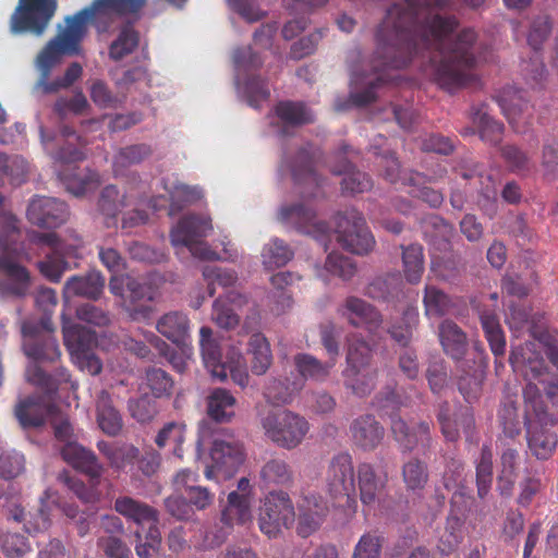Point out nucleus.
Wrapping results in <instances>:
<instances>
[{
	"label": "nucleus",
	"instance_id": "nucleus-1",
	"mask_svg": "<svg viewBox=\"0 0 558 558\" xmlns=\"http://www.w3.org/2000/svg\"><path fill=\"white\" fill-rule=\"evenodd\" d=\"M449 0H397L386 10L374 34L375 50L366 65L354 71L357 88L349 104L364 108L376 100L377 89L393 80L391 70L405 68L415 56L432 65L435 82L445 90L468 86L474 81L477 34L459 26L453 15L442 14Z\"/></svg>",
	"mask_w": 558,
	"mask_h": 558
},
{
	"label": "nucleus",
	"instance_id": "nucleus-2",
	"mask_svg": "<svg viewBox=\"0 0 558 558\" xmlns=\"http://www.w3.org/2000/svg\"><path fill=\"white\" fill-rule=\"evenodd\" d=\"M279 219L299 233L312 236L325 251L329 248L332 238L343 250L356 255L367 254L375 244L365 218L353 207L337 213L332 227L317 220L314 209L302 203L282 207Z\"/></svg>",
	"mask_w": 558,
	"mask_h": 558
},
{
	"label": "nucleus",
	"instance_id": "nucleus-3",
	"mask_svg": "<svg viewBox=\"0 0 558 558\" xmlns=\"http://www.w3.org/2000/svg\"><path fill=\"white\" fill-rule=\"evenodd\" d=\"M87 11H78L65 19V27L51 38L39 51L35 59V66L39 77L33 86V94L48 95L62 88L72 86L82 75L83 68L73 62L60 78L49 81L52 69L58 65L63 56H77L81 53V43L87 33Z\"/></svg>",
	"mask_w": 558,
	"mask_h": 558
},
{
	"label": "nucleus",
	"instance_id": "nucleus-4",
	"mask_svg": "<svg viewBox=\"0 0 558 558\" xmlns=\"http://www.w3.org/2000/svg\"><path fill=\"white\" fill-rule=\"evenodd\" d=\"M21 330L23 351L27 357L35 362L26 368L27 381L49 393L56 392L62 384L70 385L73 390L77 389L78 384L72 380L71 374L65 367L56 368L51 375L37 365L39 362L52 363L61 355L59 344L52 335L50 319L25 320Z\"/></svg>",
	"mask_w": 558,
	"mask_h": 558
},
{
	"label": "nucleus",
	"instance_id": "nucleus-5",
	"mask_svg": "<svg viewBox=\"0 0 558 558\" xmlns=\"http://www.w3.org/2000/svg\"><path fill=\"white\" fill-rule=\"evenodd\" d=\"M21 222L10 211H0V296L23 299L29 293V270L14 260L22 255Z\"/></svg>",
	"mask_w": 558,
	"mask_h": 558
},
{
	"label": "nucleus",
	"instance_id": "nucleus-6",
	"mask_svg": "<svg viewBox=\"0 0 558 558\" xmlns=\"http://www.w3.org/2000/svg\"><path fill=\"white\" fill-rule=\"evenodd\" d=\"M409 398L390 384L384 386L374 397L373 405L381 416L390 420L393 439L403 452H412L416 447L426 457L434 447L432 423L421 421L410 427L399 415V410L408 404Z\"/></svg>",
	"mask_w": 558,
	"mask_h": 558
},
{
	"label": "nucleus",
	"instance_id": "nucleus-7",
	"mask_svg": "<svg viewBox=\"0 0 558 558\" xmlns=\"http://www.w3.org/2000/svg\"><path fill=\"white\" fill-rule=\"evenodd\" d=\"M59 141L62 142V145L52 153V158L64 166L58 171V177L66 191L75 196H82L96 189L101 182L97 171L80 170L77 167H72V163L85 159L84 147L87 142L68 125L61 128Z\"/></svg>",
	"mask_w": 558,
	"mask_h": 558
},
{
	"label": "nucleus",
	"instance_id": "nucleus-8",
	"mask_svg": "<svg viewBox=\"0 0 558 558\" xmlns=\"http://www.w3.org/2000/svg\"><path fill=\"white\" fill-rule=\"evenodd\" d=\"M529 330H531L533 340H526L524 344L513 345L509 363L514 372L520 373L529 381L524 392L530 386L534 387L531 392L532 397L534 391L539 395L532 380H538L548 372L542 353L545 352L553 365L558 368V339L548 331L532 330L530 327Z\"/></svg>",
	"mask_w": 558,
	"mask_h": 558
},
{
	"label": "nucleus",
	"instance_id": "nucleus-9",
	"mask_svg": "<svg viewBox=\"0 0 558 558\" xmlns=\"http://www.w3.org/2000/svg\"><path fill=\"white\" fill-rule=\"evenodd\" d=\"M534 387L525 391L524 427L527 447L537 460H548L558 445V436L551 428L558 425V413L550 412L539 395L531 397Z\"/></svg>",
	"mask_w": 558,
	"mask_h": 558
},
{
	"label": "nucleus",
	"instance_id": "nucleus-10",
	"mask_svg": "<svg viewBox=\"0 0 558 558\" xmlns=\"http://www.w3.org/2000/svg\"><path fill=\"white\" fill-rule=\"evenodd\" d=\"M27 240L31 244L46 245L51 248V253L36 264L39 272L51 282L61 280L64 271L69 268L65 257H77V252L83 246V241L76 233H73L68 241L54 232L29 231Z\"/></svg>",
	"mask_w": 558,
	"mask_h": 558
},
{
	"label": "nucleus",
	"instance_id": "nucleus-11",
	"mask_svg": "<svg viewBox=\"0 0 558 558\" xmlns=\"http://www.w3.org/2000/svg\"><path fill=\"white\" fill-rule=\"evenodd\" d=\"M437 336L444 353L452 360L456 367L475 364L476 361L488 359L484 344L472 340L468 333L452 319H444L437 327Z\"/></svg>",
	"mask_w": 558,
	"mask_h": 558
},
{
	"label": "nucleus",
	"instance_id": "nucleus-12",
	"mask_svg": "<svg viewBox=\"0 0 558 558\" xmlns=\"http://www.w3.org/2000/svg\"><path fill=\"white\" fill-rule=\"evenodd\" d=\"M213 230L211 220L199 215L182 217L170 232L171 244L174 247H187L194 257L201 259H216L218 255L211 251L203 240Z\"/></svg>",
	"mask_w": 558,
	"mask_h": 558
},
{
	"label": "nucleus",
	"instance_id": "nucleus-13",
	"mask_svg": "<svg viewBox=\"0 0 558 558\" xmlns=\"http://www.w3.org/2000/svg\"><path fill=\"white\" fill-rule=\"evenodd\" d=\"M58 10V0H19L10 17L12 34L41 36Z\"/></svg>",
	"mask_w": 558,
	"mask_h": 558
},
{
	"label": "nucleus",
	"instance_id": "nucleus-14",
	"mask_svg": "<svg viewBox=\"0 0 558 558\" xmlns=\"http://www.w3.org/2000/svg\"><path fill=\"white\" fill-rule=\"evenodd\" d=\"M265 435L284 449L298 447L308 430L306 420L287 410L270 411L262 420Z\"/></svg>",
	"mask_w": 558,
	"mask_h": 558
},
{
	"label": "nucleus",
	"instance_id": "nucleus-15",
	"mask_svg": "<svg viewBox=\"0 0 558 558\" xmlns=\"http://www.w3.org/2000/svg\"><path fill=\"white\" fill-rule=\"evenodd\" d=\"M295 520L293 504L284 492H270L259 508L258 526L269 538H277L282 529H289Z\"/></svg>",
	"mask_w": 558,
	"mask_h": 558
},
{
	"label": "nucleus",
	"instance_id": "nucleus-16",
	"mask_svg": "<svg viewBox=\"0 0 558 558\" xmlns=\"http://www.w3.org/2000/svg\"><path fill=\"white\" fill-rule=\"evenodd\" d=\"M435 414L440 432L447 441L457 442L460 439L461 429L468 442H477L475 420L470 405L459 404L452 409L450 403L444 400L436 405Z\"/></svg>",
	"mask_w": 558,
	"mask_h": 558
},
{
	"label": "nucleus",
	"instance_id": "nucleus-17",
	"mask_svg": "<svg viewBox=\"0 0 558 558\" xmlns=\"http://www.w3.org/2000/svg\"><path fill=\"white\" fill-rule=\"evenodd\" d=\"M319 156V150L310 143L300 147L294 157H290L287 151H283L282 160L290 169L295 182L306 183L313 187L311 192H301L304 198H316L320 195L322 182L314 169V162Z\"/></svg>",
	"mask_w": 558,
	"mask_h": 558
},
{
	"label": "nucleus",
	"instance_id": "nucleus-18",
	"mask_svg": "<svg viewBox=\"0 0 558 558\" xmlns=\"http://www.w3.org/2000/svg\"><path fill=\"white\" fill-rule=\"evenodd\" d=\"M299 279L300 277L294 272L279 271L269 279L272 289L267 293L263 288L254 289L250 293L251 299L248 300L246 296V305L252 302L254 307H259L258 299L263 303L266 298L270 311L276 315H281L292 307L293 299L289 288Z\"/></svg>",
	"mask_w": 558,
	"mask_h": 558
},
{
	"label": "nucleus",
	"instance_id": "nucleus-19",
	"mask_svg": "<svg viewBox=\"0 0 558 558\" xmlns=\"http://www.w3.org/2000/svg\"><path fill=\"white\" fill-rule=\"evenodd\" d=\"M199 347L204 365L214 378L225 380L230 374L234 383L241 387L244 386V374L240 369L239 362H221V350L213 337L210 327L203 326L199 329Z\"/></svg>",
	"mask_w": 558,
	"mask_h": 558
},
{
	"label": "nucleus",
	"instance_id": "nucleus-20",
	"mask_svg": "<svg viewBox=\"0 0 558 558\" xmlns=\"http://www.w3.org/2000/svg\"><path fill=\"white\" fill-rule=\"evenodd\" d=\"M326 485L329 495L337 499H353L356 495L355 476L352 458L349 453H339L330 462L326 473Z\"/></svg>",
	"mask_w": 558,
	"mask_h": 558
},
{
	"label": "nucleus",
	"instance_id": "nucleus-21",
	"mask_svg": "<svg viewBox=\"0 0 558 558\" xmlns=\"http://www.w3.org/2000/svg\"><path fill=\"white\" fill-rule=\"evenodd\" d=\"M68 205L54 197L34 196L26 210L28 221L40 228H58L69 219Z\"/></svg>",
	"mask_w": 558,
	"mask_h": 558
},
{
	"label": "nucleus",
	"instance_id": "nucleus-22",
	"mask_svg": "<svg viewBox=\"0 0 558 558\" xmlns=\"http://www.w3.org/2000/svg\"><path fill=\"white\" fill-rule=\"evenodd\" d=\"M369 151L378 159V167L383 170L385 180L390 183L403 181L412 186H420L424 177L418 172L403 173L400 169V162L396 153L387 146V140L383 135L376 136L371 146Z\"/></svg>",
	"mask_w": 558,
	"mask_h": 558
},
{
	"label": "nucleus",
	"instance_id": "nucleus-23",
	"mask_svg": "<svg viewBox=\"0 0 558 558\" xmlns=\"http://www.w3.org/2000/svg\"><path fill=\"white\" fill-rule=\"evenodd\" d=\"M238 489L240 492H231L228 495L227 504L221 511L220 521L223 524L217 533L209 532L205 536V541L209 547L220 546L230 530L233 529L235 524H242L244 522V477L239 478L238 481Z\"/></svg>",
	"mask_w": 558,
	"mask_h": 558
},
{
	"label": "nucleus",
	"instance_id": "nucleus-24",
	"mask_svg": "<svg viewBox=\"0 0 558 558\" xmlns=\"http://www.w3.org/2000/svg\"><path fill=\"white\" fill-rule=\"evenodd\" d=\"M210 458L214 465L207 468L205 472V476L208 480L213 478V469L221 472L227 478L232 477L244 461L241 446L233 441L222 439H215L213 441Z\"/></svg>",
	"mask_w": 558,
	"mask_h": 558
},
{
	"label": "nucleus",
	"instance_id": "nucleus-25",
	"mask_svg": "<svg viewBox=\"0 0 558 558\" xmlns=\"http://www.w3.org/2000/svg\"><path fill=\"white\" fill-rule=\"evenodd\" d=\"M473 308L478 316L485 339L487 340L490 351L495 356L496 366H501L502 363L500 359L505 356L507 343L506 335L501 327L499 317L495 310L486 304L478 303L474 305Z\"/></svg>",
	"mask_w": 558,
	"mask_h": 558
},
{
	"label": "nucleus",
	"instance_id": "nucleus-26",
	"mask_svg": "<svg viewBox=\"0 0 558 558\" xmlns=\"http://www.w3.org/2000/svg\"><path fill=\"white\" fill-rule=\"evenodd\" d=\"M154 289L136 278H128L124 308L133 320L148 319L153 313Z\"/></svg>",
	"mask_w": 558,
	"mask_h": 558
},
{
	"label": "nucleus",
	"instance_id": "nucleus-27",
	"mask_svg": "<svg viewBox=\"0 0 558 558\" xmlns=\"http://www.w3.org/2000/svg\"><path fill=\"white\" fill-rule=\"evenodd\" d=\"M60 453L68 464L87 475L94 485L98 484L104 468L92 450L84 448L77 441H70L60 446Z\"/></svg>",
	"mask_w": 558,
	"mask_h": 558
},
{
	"label": "nucleus",
	"instance_id": "nucleus-28",
	"mask_svg": "<svg viewBox=\"0 0 558 558\" xmlns=\"http://www.w3.org/2000/svg\"><path fill=\"white\" fill-rule=\"evenodd\" d=\"M275 113L283 136H291L293 130L315 121L314 112L303 101L281 100L275 106Z\"/></svg>",
	"mask_w": 558,
	"mask_h": 558
},
{
	"label": "nucleus",
	"instance_id": "nucleus-29",
	"mask_svg": "<svg viewBox=\"0 0 558 558\" xmlns=\"http://www.w3.org/2000/svg\"><path fill=\"white\" fill-rule=\"evenodd\" d=\"M299 510L296 532L302 537H308L316 532L329 512L326 500L317 495L305 496Z\"/></svg>",
	"mask_w": 558,
	"mask_h": 558
},
{
	"label": "nucleus",
	"instance_id": "nucleus-30",
	"mask_svg": "<svg viewBox=\"0 0 558 558\" xmlns=\"http://www.w3.org/2000/svg\"><path fill=\"white\" fill-rule=\"evenodd\" d=\"M56 412L54 404L36 396L20 400L14 409L15 417L24 428L44 425L46 418L53 416Z\"/></svg>",
	"mask_w": 558,
	"mask_h": 558
},
{
	"label": "nucleus",
	"instance_id": "nucleus-31",
	"mask_svg": "<svg viewBox=\"0 0 558 558\" xmlns=\"http://www.w3.org/2000/svg\"><path fill=\"white\" fill-rule=\"evenodd\" d=\"M350 433L354 445L364 450H375L385 436V428L371 414H364L352 421Z\"/></svg>",
	"mask_w": 558,
	"mask_h": 558
},
{
	"label": "nucleus",
	"instance_id": "nucleus-32",
	"mask_svg": "<svg viewBox=\"0 0 558 558\" xmlns=\"http://www.w3.org/2000/svg\"><path fill=\"white\" fill-rule=\"evenodd\" d=\"M342 315L353 327H364L369 331L376 330L383 323L380 312L357 296H348L345 299Z\"/></svg>",
	"mask_w": 558,
	"mask_h": 558
},
{
	"label": "nucleus",
	"instance_id": "nucleus-33",
	"mask_svg": "<svg viewBox=\"0 0 558 558\" xmlns=\"http://www.w3.org/2000/svg\"><path fill=\"white\" fill-rule=\"evenodd\" d=\"M403 280L399 272H390L374 278L365 288L364 294L378 302L396 303L403 298Z\"/></svg>",
	"mask_w": 558,
	"mask_h": 558
},
{
	"label": "nucleus",
	"instance_id": "nucleus-34",
	"mask_svg": "<svg viewBox=\"0 0 558 558\" xmlns=\"http://www.w3.org/2000/svg\"><path fill=\"white\" fill-rule=\"evenodd\" d=\"M487 363L488 359H483L475 364L456 367L459 373L458 389L468 403H472L481 393Z\"/></svg>",
	"mask_w": 558,
	"mask_h": 558
},
{
	"label": "nucleus",
	"instance_id": "nucleus-35",
	"mask_svg": "<svg viewBox=\"0 0 558 558\" xmlns=\"http://www.w3.org/2000/svg\"><path fill=\"white\" fill-rule=\"evenodd\" d=\"M62 332L64 344L73 357L93 351L97 344L95 331L78 324H74L64 316L62 318Z\"/></svg>",
	"mask_w": 558,
	"mask_h": 558
},
{
	"label": "nucleus",
	"instance_id": "nucleus-36",
	"mask_svg": "<svg viewBox=\"0 0 558 558\" xmlns=\"http://www.w3.org/2000/svg\"><path fill=\"white\" fill-rule=\"evenodd\" d=\"M96 420L99 428L108 436H117L123 427L122 415L107 390H101L97 396Z\"/></svg>",
	"mask_w": 558,
	"mask_h": 558
},
{
	"label": "nucleus",
	"instance_id": "nucleus-37",
	"mask_svg": "<svg viewBox=\"0 0 558 558\" xmlns=\"http://www.w3.org/2000/svg\"><path fill=\"white\" fill-rule=\"evenodd\" d=\"M387 482V476L379 475L369 463H361L357 466V485L360 499L364 505L374 504L381 495Z\"/></svg>",
	"mask_w": 558,
	"mask_h": 558
},
{
	"label": "nucleus",
	"instance_id": "nucleus-38",
	"mask_svg": "<svg viewBox=\"0 0 558 558\" xmlns=\"http://www.w3.org/2000/svg\"><path fill=\"white\" fill-rule=\"evenodd\" d=\"M466 269V263L458 252L446 255H433L430 258V271L441 281L454 283L459 281Z\"/></svg>",
	"mask_w": 558,
	"mask_h": 558
},
{
	"label": "nucleus",
	"instance_id": "nucleus-39",
	"mask_svg": "<svg viewBox=\"0 0 558 558\" xmlns=\"http://www.w3.org/2000/svg\"><path fill=\"white\" fill-rule=\"evenodd\" d=\"M105 279L99 272H88L84 276H72L64 284L63 293L66 296H82L97 300L102 293Z\"/></svg>",
	"mask_w": 558,
	"mask_h": 558
},
{
	"label": "nucleus",
	"instance_id": "nucleus-40",
	"mask_svg": "<svg viewBox=\"0 0 558 558\" xmlns=\"http://www.w3.org/2000/svg\"><path fill=\"white\" fill-rule=\"evenodd\" d=\"M114 510L137 525L149 521L159 522V512L154 507L129 496L118 497Z\"/></svg>",
	"mask_w": 558,
	"mask_h": 558
},
{
	"label": "nucleus",
	"instance_id": "nucleus-41",
	"mask_svg": "<svg viewBox=\"0 0 558 558\" xmlns=\"http://www.w3.org/2000/svg\"><path fill=\"white\" fill-rule=\"evenodd\" d=\"M156 329L171 342L184 343L190 332V319L183 312H169L157 320Z\"/></svg>",
	"mask_w": 558,
	"mask_h": 558
},
{
	"label": "nucleus",
	"instance_id": "nucleus-42",
	"mask_svg": "<svg viewBox=\"0 0 558 558\" xmlns=\"http://www.w3.org/2000/svg\"><path fill=\"white\" fill-rule=\"evenodd\" d=\"M335 364V359L322 362L308 353H298L294 356V365L300 377H294V379H302L303 383L307 379L325 381Z\"/></svg>",
	"mask_w": 558,
	"mask_h": 558
},
{
	"label": "nucleus",
	"instance_id": "nucleus-43",
	"mask_svg": "<svg viewBox=\"0 0 558 558\" xmlns=\"http://www.w3.org/2000/svg\"><path fill=\"white\" fill-rule=\"evenodd\" d=\"M147 3V0H94L87 11L88 22L96 13L117 14L120 16L137 14Z\"/></svg>",
	"mask_w": 558,
	"mask_h": 558
},
{
	"label": "nucleus",
	"instance_id": "nucleus-44",
	"mask_svg": "<svg viewBox=\"0 0 558 558\" xmlns=\"http://www.w3.org/2000/svg\"><path fill=\"white\" fill-rule=\"evenodd\" d=\"M97 449L110 466L119 471L133 465L140 456V450L132 445H116L105 440L97 442Z\"/></svg>",
	"mask_w": 558,
	"mask_h": 558
},
{
	"label": "nucleus",
	"instance_id": "nucleus-45",
	"mask_svg": "<svg viewBox=\"0 0 558 558\" xmlns=\"http://www.w3.org/2000/svg\"><path fill=\"white\" fill-rule=\"evenodd\" d=\"M472 121L477 126L482 141L493 146L501 143L505 126L489 116L487 105L472 108Z\"/></svg>",
	"mask_w": 558,
	"mask_h": 558
},
{
	"label": "nucleus",
	"instance_id": "nucleus-46",
	"mask_svg": "<svg viewBox=\"0 0 558 558\" xmlns=\"http://www.w3.org/2000/svg\"><path fill=\"white\" fill-rule=\"evenodd\" d=\"M150 145L141 143L122 147L113 157L112 169L114 177L124 174V171L132 167L140 165L153 155Z\"/></svg>",
	"mask_w": 558,
	"mask_h": 558
},
{
	"label": "nucleus",
	"instance_id": "nucleus-47",
	"mask_svg": "<svg viewBox=\"0 0 558 558\" xmlns=\"http://www.w3.org/2000/svg\"><path fill=\"white\" fill-rule=\"evenodd\" d=\"M246 353L252 355L250 368L257 376L264 375L272 363L270 345L265 336L254 332L248 340Z\"/></svg>",
	"mask_w": 558,
	"mask_h": 558
},
{
	"label": "nucleus",
	"instance_id": "nucleus-48",
	"mask_svg": "<svg viewBox=\"0 0 558 558\" xmlns=\"http://www.w3.org/2000/svg\"><path fill=\"white\" fill-rule=\"evenodd\" d=\"M303 388L302 379L274 378L266 386L264 396L268 403L280 407L290 403L296 392Z\"/></svg>",
	"mask_w": 558,
	"mask_h": 558
},
{
	"label": "nucleus",
	"instance_id": "nucleus-49",
	"mask_svg": "<svg viewBox=\"0 0 558 558\" xmlns=\"http://www.w3.org/2000/svg\"><path fill=\"white\" fill-rule=\"evenodd\" d=\"M235 398L223 388H216L207 398V414L217 422H229L234 415Z\"/></svg>",
	"mask_w": 558,
	"mask_h": 558
},
{
	"label": "nucleus",
	"instance_id": "nucleus-50",
	"mask_svg": "<svg viewBox=\"0 0 558 558\" xmlns=\"http://www.w3.org/2000/svg\"><path fill=\"white\" fill-rule=\"evenodd\" d=\"M418 322L420 318L417 310L409 306L403 311L401 319L388 328V333L401 348H410L409 345L413 339V333L418 326Z\"/></svg>",
	"mask_w": 558,
	"mask_h": 558
},
{
	"label": "nucleus",
	"instance_id": "nucleus-51",
	"mask_svg": "<svg viewBox=\"0 0 558 558\" xmlns=\"http://www.w3.org/2000/svg\"><path fill=\"white\" fill-rule=\"evenodd\" d=\"M401 248L404 277L409 283L417 284L425 269L423 246L413 243L408 246L401 245Z\"/></svg>",
	"mask_w": 558,
	"mask_h": 558
},
{
	"label": "nucleus",
	"instance_id": "nucleus-52",
	"mask_svg": "<svg viewBox=\"0 0 558 558\" xmlns=\"http://www.w3.org/2000/svg\"><path fill=\"white\" fill-rule=\"evenodd\" d=\"M525 95L523 90L508 89L496 98L497 105L510 123L520 114L527 112L530 107H535V104L530 105Z\"/></svg>",
	"mask_w": 558,
	"mask_h": 558
},
{
	"label": "nucleus",
	"instance_id": "nucleus-53",
	"mask_svg": "<svg viewBox=\"0 0 558 558\" xmlns=\"http://www.w3.org/2000/svg\"><path fill=\"white\" fill-rule=\"evenodd\" d=\"M342 377L347 389H350L354 396L364 398L375 388L376 369L352 371V368H344Z\"/></svg>",
	"mask_w": 558,
	"mask_h": 558
},
{
	"label": "nucleus",
	"instance_id": "nucleus-54",
	"mask_svg": "<svg viewBox=\"0 0 558 558\" xmlns=\"http://www.w3.org/2000/svg\"><path fill=\"white\" fill-rule=\"evenodd\" d=\"M259 478L265 485L289 486L293 483V471L284 460L274 458L262 466Z\"/></svg>",
	"mask_w": 558,
	"mask_h": 558
},
{
	"label": "nucleus",
	"instance_id": "nucleus-55",
	"mask_svg": "<svg viewBox=\"0 0 558 558\" xmlns=\"http://www.w3.org/2000/svg\"><path fill=\"white\" fill-rule=\"evenodd\" d=\"M7 517L9 520L19 523L24 522V527L27 533L41 532L47 530L50 525L49 515L43 508H39L35 514L29 513V519H26L27 514L24 508L21 505H12L8 507Z\"/></svg>",
	"mask_w": 558,
	"mask_h": 558
},
{
	"label": "nucleus",
	"instance_id": "nucleus-56",
	"mask_svg": "<svg viewBox=\"0 0 558 558\" xmlns=\"http://www.w3.org/2000/svg\"><path fill=\"white\" fill-rule=\"evenodd\" d=\"M360 151L347 143H341L328 158V167L332 174L342 175L356 168Z\"/></svg>",
	"mask_w": 558,
	"mask_h": 558
},
{
	"label": "nucleus",
	"instance_id": "nucleus-57",
	"mask_svg": "<svg viewBox=\"0 0 558 558\" xmlns=\"http://www.w3.org/2000/svg\"><path fill=\"white\" fill-rule=\"evenodd\" d=\"M423 304L427 317H441L450 312L453 303L450 296L435 286H425Z\"/></svg>",
	"mask_w": 558,
	"mask_h": 558
},
{
	"label": "nucleus",
	"instance_id": "nucleus-58",
	"mask_svg": "<svg viewBox=\"0 0 558 558\" xmlns=\"http://www.w3.org/2000/svg\"><path fill=\"white\" fill-rule=\"evenodd\" d=\"M356 272V265L352 258L344 256L340 253L331 252L328 254L324 269L318 275L327 280V275H331L348 281L354 277Z\"/></svg>",
	"mask_w": 558,
	"mask_h": 558
},
{
	"label": "nucleus",
	"instance_id": "nucleus-59",
	"mask_svg": "<svg viewBox=\"0 0 558 558\" xmlns=\"http://www.w3.org/2000/svg\"><path fill=\"white\" fill-rule=\"evenodd\" d=\"M293 255L294 252L283 240L275 238L263 248V265L268 269L283 267L292 259Z\"/></svg>",
	"mask_w": 558,
	"mask_h": 558
},
{
	"label": "nucleus",
	"instance_id": "nucleus-60",
	"mask_svg": "<svg viewBox=\"0 0 558 558\" xmlns=\"http://www.w3.org/2000/svg\"><path fill=\"white\" fill-rule=\"evenodd\" d=\"M493 451L484 445L481 448L480 458L476 462V486L480 498H485L490 490L493 483Z\"/></svg>",
	"mask_w": 558,
	"mask_h": 558
},
{
	"label": "nucleus",
	"instance_id": "nucleus-61",
	"mask_svg": "<svg viewBox=\"0 0 558 558\" xmlns=\"http://www.w3.org/2000/svg\"><path fill=\"white\" fill-rule=\"evenodd\" d=\"M373 356L372 347L366 341L356 339L349 345L345 368H352V371L376 369L372 365Z\"/></svg>",
	"mask_w": 558,
	"mask_h": 558
},
{
	"label": "nucleus",
	"instance_id": "nucleus-62",
	"mask_svg": "<svg viewBox=\"0 0 558 558\" xmlns=\"http://www.w3.org/2000/svg\"><path fill=\"white\" fill-rule=\"evenodd\" d=\"M140 35L131 25L124 26L109 47V57L119 61L132 53L138 46Z\"/></svg>",
	"mask_w": 558,
	"mask_h": 558
},
{
	"label": "nucleus",
	"instance_id": "nucleus-63",
	"mask_svg": "<svg viewBox=\"0 0 558 558\" xmlns=\"http://www.w3.org/2000/svg\"><path fill=\"white\" fill-rule=\"evenodd\" d=\"M145 384L155 398L170 397L174 387L172 377L166 371L157 367L146 369Z\"/></svg>",
	"mask_w": 558,
	"mask_h": 558
},
{
	"label": "nucleus",
	"instance_id": "nucleus-64",
	"mask_svg": "<svg viewBox=\"0 0 558 558\" xmlns=\"http://www.w3.org/2000/svg\"><path fill=\"white\" fill-rule=\"evenodd\" d=\"M402 476L408 489L422 490L428 481L427 465L418 458H412L403 464Z\"/></svg>",
	"mask_w": 558,
	"mask_h": 558
}]
</instances>
